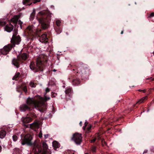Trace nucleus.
Here are the masks:
<instances>
[{
	"instance_id": "2eb2a0df",
	"label": "nucleus",
	"mask_w": 154,
	"mask_h": 154,
	"mask_svg": "<svg viewBox=\"0 0 154 154\" xmlns=\"http://www.w3.org/2000/svg\"><path fill=\"white\" fill-rule=\"evenodd\" d=\"M33 151L35 154H40L42 151V148L40 146L38 145L34 147Z\"/></svg>"
},
{
	"instance_id": "39448f33",
	"label": "nucleus",
	"mask_w": 154,
	"mask_h": 154,
	"mask_svg": "<svg viewBox=\"0 0 154 154\" xmlns=\"http://www.w3.org/2000/svg\"><path fill=\"white\" fill-rule=\"evenodd\" d=\"M19 17L18 15L14 16L11 19L10 23L7 24L4 27L5 30L8 32H10L12 31L14 29V26L11 23H12L15 26L17 23Z\"/></svg>"
},
{
	"instance_id": "1a4fd4ad",
	"label": "nucleus",
	"mask_w": 154,
	"mask_h": 154,
	"mask_svg": "<svg viewBox=\"0 0 154 154\" xmlns=\"http://www.w3.org/2000/svg\"><path fill=\"white\" fill-rule=\"evenodd\" d=\"M14 46V44H8L5 46L1 50V53L3 54L6 55L8 54L9 51L12 49V48Z\"/></svg>"
},
{
	"instance_id": "09e8293b",
	"label": "nucleus",
	"mask_w": 154,
	"mask_h": 154,
	"mask_svg": "<svg viewBox=\"0 0 154 154\" xmlns=\"http://www.w3.org/2000/svg\"><path fill=\"white\" fill-rule=\"evenodd\" d=\"M85 154H89V153H85Z\"/></svg>"
},
{
	"instance_id": "e433bc0d",
	"label": "nucleus",
	"mask_w": 154,
	"mask_h": 154,
	"mask_svg": "<svg viewBox=\"0 0 154 154\" xmlns=\"http://www.w3.org/2000/svg\"><path fill=\"white\" fill-rule=\"evenodd\" d=\"M154 16V13H152L150 14L149 17H153Z\"/></svg>"
},
{
	"instance_id": "c9c22d12",
	"label": "nucleus",
	"mask_w": 154,
	"mask_h": 154,
	"mask_svg": "<svg viewBox=\"0 0 154 154\" xmlns=\"http://www.w3.org/2000/svg\"><path fill=\"white\" fill-rule=\"evenodd\" d=\"M88 123L87 122H86L85 123V126H84L83 127V129L84 130H85V127L87 125V124H88Z\"/></svg>"
},
{
	"instance_id": "f3484780",
	"label": "nucleus",
	"mask_w": 154,
	"mask_h": 154,
	"mask_svg": "<svg viewBox=\"0 0 154 154\" xmlns=\"http://www.w3.org/2000/svg\"><path fill=\"white\" fill-rule=\"evenodd\" d=\"M20 88L23 90L25 93H27V88L26 86L24 85H22L21 86H18L17 87V91L18 92H20V91L19 90V89Z\"/></svg>"
},
{
	"instance_id": "6ab92c4d",
	"label": "nucleus",
	"mask_w": 154,
	"mask_h": 154,
	"mask_svg": "<svg viewBox=\"0 0 154 154\" xmlns=\"http://www.w3.org/2000/svg\"><path fill=\"white\" fill-rule=\"evenodd\" d=\"M72 91L71 88L68 87L66 88L65 92L66 94H69L71 93Z\"/></svg>"
},
{
	"instance_id": "dca6fc26",
	"label": "nucleus",
	"mask_w": 154,
	"mask_h": 154,
	"mask_svg": "<svg viewBox=\"0 0 154 154\" xmlns=\"http://www.w3.org/2000/svg\"><path fill=\"white\" fill-rule=\"evenodd\" d=\"M39 124V122L38 121L36 120L33 123L30 124V127L32 129L34 130L38 128Z\"/></svg>"
},
{
	"instance_id": "9d476101",
	"label": "nucleus",
	"mask_w": 154,
	"mask_h": 154,
	"mask_svg": "<svg viewBox=\"0 0 154 154\" xmlns=\"http://www.w3.org/2000/svg\"><path fill=\"white\" fill-rule=\"evenodd\" d=\"M32 139V137L29 134H27L25 136L24 139L22 140V144L23 145L25 144H31V141Z\"/></svg>"
},
{
	"instance_id": "c756f323",
	"label": "nucleus",
	"mask_w": 154,
	"mask_h": 154,
	"mask_svg": "<svg viewBox=\"0 0 154 154\" xmlns=\"http://www.w3.org/2000/svg\"><path fill=\"white\" fill-rule=\"evenodd\" d=\"M13 139L14 141H16L17 139V136L15 135H13Z\"/></svg>"
},
{
	"instance_id": "20e7f679",
	"label": "nucleus",
	"mask_w": 154,
	"mask_h": 154,
	"mask_svg": "<svg viewBox=\"0 0 154 154\" xmlns=\"http://www.w3.org/2000/svg\"><path fill=\"white\" fill-rule=\"evenodd\" d=\"M41 31V29L35 30L33 26H29L26 28L25 32L26 35L29 36V39L33 40L35 36L38 35Z\"/></svg>"
},
{
	"instance_id": "6e6552de",
	"label": "nucleus",
	"mask_w": 154,
	"mask_h": 154,
	"mask_svg": "<svg viewBox=\"0 0 154 154\" xmlns=\"http://www.w3.org/2000/svg\"><path fill=\"white\" fill-rule=\"evenodd\" d=\"M82 137L81 134L76 133L73 135L72 140L77 145H79L82 142Z\"/></svg>"
},
{
	"instance_id": "393cba45",
	"label": "nucleus",
	"mask_w": 154,
	"mask_h": 154,
	"mask_svg": "<svg viewBox=\"0 0 154 154\" xmlns=\"http://www.w3.org/2000/svg\"><path fill=\"white\" fill-rule=\"evenodd\" d=\"M35 14V10L34 9L33 11V12H32L31 13V14L30 15V20H32L34 18V17Z\"/></svg>"
},
{
	"instance_id": "423d86ee",
	"label": "nucleus",
	"mask_w": 154,
	"mask_h": 154,
	"mask_svg": "<svg viewBox=\"0 0 154 154\" xmlns=\"http://www.w3.org/2000/svg\"><path fill=\"white\" fill-rule=\"evenodd\" d=\"M28 57V55L27 54L24 53L22 54L20 56L17 57V59L14 58L12 60L13 64L17 68L19 66V61L21 60H26Z\"/></svg>"
},
{
	"instance_id": "4be33fe9",
	"label": "nucleus",
	"mask_w": 154,
	"mask_h": 154,
	"mask_svg": "<svg viewBox=\"0 0 154 154\" xmlns=\"http://www.w3.org/2000/svg\"><path fill=\"white\" fill-rule=\"evenodd\" d=\"M72 84L75 85H77L80 84V81L78 79L73 80L72 82Z\"/></svg>"
},
{
	"instance_id": "a211bd4d",
	"label": "nucleus",
	"mask_w": 154,
	"mask_h": 154,
	"mask_svg": "<svg viewBox=\"0 0 154 154\" xmlns=\"http://www.w3.org/2000/svg\"><path fill=\"white\" fill-rule=\"evenodd\" d=\"M32 120V119L29 117L23 118L22 120L23 122L25 123H29L31 122Z\"/></svg>"
},
{
	"instance_id": "f8f14e48",
	"label": "nucleus",
	"mask_w": 154,
	"mask_h": 154,
	"mask_svg": "<svg viewBox=\"0 0 154 154\" xmlns=\"http://www.w3.org/2000/svg\"><path fill=\"white\" fill-rule=\"evenodd\" d=\"M11 41V42L12 43V44H11L12 45H14V44L15 46L16 44H18L19 42L21 41L19 35H17L14 37V38H12Z\"/></svg>"
},
{
	"instance_id": "a18cd8bd",
	"label": "nucleus",
	"mask_w": 154,
	"mask_h": 154,
	"mask_svg": "<svg viewBox=\"0 0 154 154\" xmlns=\"http://www.w3.org/2000/svg\"><path fill=\"white\" fill-rule=\"evenodd\" d=\"M2 149V147L1 146H0V152H1V151Z\"/></svg>"
},
{
	"instance_id": "f257e3e1",
	"label": "nucleus",
	"mask_w": 154,
	"mask_h": 154,
	"mask_svg": "<svg viewBox=\"0 0 154 154\" xmlns=\"http://www.w3.org/2000/svg\"><path fill=\"white\" fill-rule=\"evenodd\" d=\"M50 99L49 97L45 96L44 98L41 97L40 96H36L34 99H29L28 102L34 105L36 109L41 112H43L46 108V105L45 102Z\"/></svg>"
},
{
	"instance_id": "72a5a7b5",
	"label": "nucleus",
	"mask_w": 154,
	"mask_h": 154,
	"mask_svg": "<svg viewBox=\"0 0 154 154\" xmlns=\"http://www.w3.org/2000/svg\"><path fill=\"white\" fill-rule=\"evenodd\" d=\"M56 95H57L56 94H55V93H52V95H51V97H56Z\"/></svg>"
},
{
	"instance_id": "cd10ccee",
	"label": "nucleus",
	"mask_w": 154,
	"mask_h": 154,
	"mask_svg": "<svg viewBox=\"0 0 154 154\" xmlns=\"http://www.w3.org/2000/svg\"><path fill=\"white\" fill-rule=\"evenodd\" d=\"M17 34V32L16 31H14V33L13 35V36L12 38H14V37H16Z\"/></svg>"
},
{
	"instance_id": "49530a36",
	"label": "nucleus",
	"mask_w": 154,
	"mask_h": 154,
	"mask_svg": "<svg viewBox=\"0 0 154 154\" xmlns=\"http://www.w3.org/2000/svg\"><path fill=\"white\" fill-rule=\"evenodd\" d=\"M123 31H122L121 32V34H122L123 33Z\"/></svg>"
},
{
	"instance_id": "a19ab883",
	"label": "nucleus",
	"mask_w": 154,
	"mask_h": 154,
	"mask_svg": "<svg viewBox=\"0 0 154 154\" xmlns=\"http://www.w3.org/2000/svg\"><path fill=\"white\" fill-rule=\"evenodd\" d=\"M138 91H140V92H144V90H140V89H139V90H138Z\"/></svg>"
},
{
	"instance_id": "0eeeda50",
	"label": "nucleus",
	"mask_w": 154,
	"mask_h": 154,
	"mask_svg": "<svg viewBox=\"0 0 154 154\" xmlns=\"http://www.w3.org/2000/svg\"><path fill=\"white\" fill-rule=\"evenodd\" d=\"M29 99H34V98H28L27 100V104H23L20 106V110L21 111L24 112L26 110H31L32 108L35 107L36 108L34 105L28 102V100Z\"/></svg>"
},
{
	"instance_id": "9b49d317",
	"label": "nucleus",
	"mask_w": 154,
	"mask_h": 154,
	"mask_svg": "<svg viewBox=\"0 0 154 154\" xmlns=\"http://www.w3.org/2000/svg\"><path fill=\"white\" fill-rule=\"evenodd\" d=\"M33 1V3L35 4L40 1V0H23V3L25 5H30L32 4V1Z\"/></svg>"
},
{
	"instance_id": "bb28decb",
	"label": "nucleus",
	"mask_w": 154,
	"mask_h": 154,
	"mask_svg": "<svg viewBox=\"0 0 154 154\" xmlns=\"http://www.w3.org/2000/svg\"><path fill=\"white\" fill-rule=\"evenodd\" d=\"M30 86L33 88H35L36 87V85L35 83L33 82H31L29 83Z\"/></svg>"
},
{
	"instance_id": "4c0bfd02",
	"label": "nucleus",
	"mask_w": 154,
	"mask_h": 154,
	"mask_svg": "<svg viewBox=\"0 0 154 154\" xmlns=\"http://www.w3.org/2000/svg\"><path fill=\"white\" fill-rule=\"evenodd\" d=\"M96 138L93 139L92 140H91V143H94L96 141Z\"/></svg>"
},
{
	"instance_id": "37998d69",
	"label": "nucleus",
	"mask_w": 154,
	"mask_h": 154,
	"mask_svg": "<svg viewBox=\"0 0 154 154\" xmlns=\"http://www.w3.org/2000/svg\"><path fill=\"white\" fill-rule=\"evenodd\" d=\"M82 122H80V123H79V124L80 125V126H82Z\"/></svg>"
},
{
	"instance_id": "2f4dec72",
	"label": "nucleus",
	"mask_w": 154,
	"mask_h": 154,
	"mask_svg": "<svg viewBox=\"0 0 154 154\" xmlns=\"http://www.w3.org/2000/svg\"><path fill=\"white\" fill-rule=\"evenodd\" d=\"M96 148L95 146H93L92 147L91 150L93 152H96Z\"/></svg>"
},
{
	"instance_id": "c03bdc74",
	"label": "nucleus",
	"mask_w": 154,
	"mask_h": 154,
	"mask_svg": "<svg viewBox=\"0 0 154 154\" xmlns=\"http://www.w3.org/2000/svg\"><path fill=\"white\" fill-rule=\"evenodd\" d=\"M91 127H88V130H90L91 129Z\"/></svg>"
},
{
	"instance_id": "b1692460",
	"label": "nucleus",
	"mask_w": 154,
	"mask_h": 154,
	"mask_svg": "<svg viewBox=\"0 0 154 154\" xmlns=\"http://www.w3.org/2000/svg\"><path fill=\"white\" fill-rule=\"evenodd\" d=\"M147 96H146L145 97H143L141 99L139 100V101H138V102H137V103H142L146 99H147Z\"/></svg>"
},
{
	"instance_id": "ddd939ff",
	"label": "nucleus",
	"mask_w": 154,
	"mask_h": 154,
	"mask_svg": "<svg viewBox=\"0 0 154 154\" xmlns=\"http://www.w3.org/2000/svg\"><path fill=\"white\" fill-rule=\"evenodd\" d=\"M43 153L42 154H51L50 152H48V146L46 142H43L42 143Z\"/></svg>"
},
{
	"instance_id": "58836bf2",
	"label": "nucleus",
	"mask_w": 154,
	"mask_h": 154,
	"mask_svg": "<svg viewBox=\"0 0 154 154\" xmlns=\"http://www.w3.org/2000/svg\"><path fill=\"white\" fill-rule=\"evenodd\" d=\"M45 138H47L49 136L48 134H45L44 135Z\"/></svg>"
},
{
	"instance_id": "f704fd0d",
	"label": "nucleus",
	"mask_w": 154,
	"mask_h": 154,
	"mask_svg": "<svg viewBox=\"0 0 154 154\" xmlns=\"http://www.w3.org/2000/svg\"><path fill=\"white\" fill-rule=\"evenodd\" d=\"M50 91V89L48 88H47L45 89L46 92H45V94H46L47 93L49 92Z\"/></svg>"
},
{
	"instance_id": "412c9836",
	"label": "nucleus",
	"mask_w": 154,
	"mask_h": 154,
	"mask_svg": "<svg viewBox=\"0 0 154 154\" xmlns=\"http://www.w3.org/2000/svg\"><path fill=\"white\" fill-rule=\"evenodd\" d=\"M53 146L55 148H58L59 146V144L56 141H54L52 143Z\"/></svg>"
},
{
	"instance_id": "de8ad7c7",
	"label": "nucleus",
	"mask_w": 154,
	"mask_h": 154,
	"mask_svg": "<svg viewBox=\"0 0 154 154\" xmlns=\"http://www.w3.org/2000/svg\"><path fill=\"white\" fill-rule=\"evenodd\" d=\"M145 152H146V151H144V152H143V153H144Z\"/></svg>"
},
{
	"instance_id": "c85d7f7f",
	"label": "nucleus",
	"mask_w": 154,
	"mask_h": 154,
	"mask_svg": "<svg viewBox=\"0 0 154 154\" xmlns=\"http://www.w3.org/2000/svg\"><path fill=\"white\" fill-rule=\"evenodd\" d=\"M61 21L59 20H57L56 21V23L57 26H59L60 25Z\"/></svg>"
},
{
	"instance_id": "7c9ffc66",
	"label": "nucleus",
	"mask_w": 154,
	"mask_h": 154,
	"mask_svg": "<svg viewBox=\"0 0 154 154\" xmlns=\"http://www.w3.org/2000/svg\"><path fill=\"white\" fill-rule=\"evenodd\" d=\"M23 22L20 20H19L18 21V24L20 25V27L21 29H22V25L23 24Z\"/></svg>"
},
{
	"instance_id": "a878e982",
	"label": "nucleus",
	"mask_w": 154,
	"mask_h": 154,
	"mask_svg": "<svg viewBox=\"0 0 154 154\" xmlns=\"http://www.w3.org/2000/svg\"><path fill=\"white\" fill-rule=\"evenodd\" d=\"M20 73L19 72H17L16 73L14 76L13 78V80H15L16 78L18 77L20 75Z\"/></svg>"
},
{
	"instance_id": "aec40b11",
	"label": "nucleus",
	"mask_w": 154,
	"mask_h": 154,
	"mask_svg": "<svg viewBox=\"0 0 154 154\" xmlns=\"http://www.w3.org/2000/svg\"><path fill=\"white\" fill-rule=\"evenodd\" d=\"M6 134V132L4 130H2L0 132V138H4Z\"/></svg>"
},
{
	"instance_id": "f03ea898",
	"label": "nucleus",
	"mask_w": 154,
	"mask_h": 154,
	"mask_svg": "<svg viewBox=\"0 0 154 154\" xmlns=\"http://www.w3.org/2000/svg\"><path fill=\"white\" fill-rule=\"evenodd\" d=\"M44 58V55L42 54L37 56L36 59V67H35L34 62L32 61L29 66L30 69L32 70H35V72L39 71H42L46 62V60Z\"/></svg>"
},
{
	"instance_id": "79ce46f5",
	"label": "nucleus",
	"mask_w": 154,
	"mask_h": 154,
	"mask_svg": "<svg viewBox=\"0 0 154 154\" xmlns=\"http://www.w3.org/2000/svg\"><path fill=\"white\" fill-rule=\"evenodd\" d=\"M100 135V134H96V136L98 137H99Z\"/></svg>"
},
{
	"instance_id": "4468645a",
	"label": "nucleus",
	"mask_w": 154,
	"mask_h": 154,
	"mask_svg": "<svg viewBox=\"0 0 154 154\" xmlns=\"http://www.w3.org/2000/svg\"><path fill=\"white\" fill-rule=\"evenodd\" d=\"M39 41L43 43H46L48 41V38L47 37V34H44L42 35L39 38Z\"/></svg>"
},
{
	"instance_id": "7ed1b4c3",
	"label": "nucleus",
	"mask_w": 154,
	"mask_h": 154,
	"mask_svg": "<svg viewBox=\"0 0 154 154\" xmlns=\"http://www.w3.org/2000/svg\"><path fill=\"white\" fill-rule=\"evenodd\" d=\"M46 11H42L39 12L37 14L36 19L43 29L48 28V26L49 17L46 14Z\"/></svg>"
},
{
	"instance_id": "473e14b6",
	"label": "nucleus",
	"mask_w": 154,
	"mask_h": 154,
	"mask_svg": "<svg viewBox=\"0 0 154 154\" xmlns=\"http://www.w3.org/2000/svg\"><path fill=\"white\" fill-rule=\"evenodd\" d=\"M6 24V23L5 22H0V26L5 25Z\"/></svg>"
},
{
	"instance_id": "ea45409f",
	"label": "nucleus",
	"mask_w": 154,
	"mask_h": 154,
	"mask_svg": "<svg viewBox=\"0 0 154 154\" xmlns=\"http://www.w3.org/2000/svg\"><path fill=\"white\" fill-rule=\"evenodd\" d=\"M38 136L39 137H42V133H40L39 134Z\"/></svg>"
},
{
	"instance_id": "5701e85b",
	"label": "nucleus",
	"mask_w": 154,
	"mask_h": 154,
	"mask_svg": "<svg viewBox=\"0 0 154 154\" xmlns=\"http://www.w3.org/2000/svg\"><path fill=\"white\" fill-rule=\"evenodd\" d=\"M55 80L54 78H52L49 82L48 85H55Z\"/></svg>"
}]
</instances>
